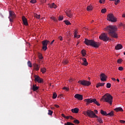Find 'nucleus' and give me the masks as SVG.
Here are the masks:
<instances>
[{"label":"nucleus","mask_w":125,"mask_h":125,"mask_svg":"<svg viewBox=\"0 0 125 125\" xmlns=\"http://www.w3.org/2000/svg\"><path fill=\"white\" fill-rule=\"evenodd\" d=\"M104 31H107L108 32V35L111 36L112 38L117 39L118 35L117 34V27L114 25H108L106 28H104Z\"/></svg>","instance_id":"f257e3e1"},{"label":"nucleus","mask_w":125,"mask_h":125,"mask_svg":"<svg viewBox=\"0 0 125 125\" xmlns=\"http://www.w3.org/2000/svg\"><path fill=\"white\" fill-rule=\"evenodd\" d=\"M84 42L86 45H90L91 46H93V47L97 48L100 46V43L99 42H95L92 40L85 39Z\"/></svg>","instance_id":"f03ea898"},{"label":"nucleus","mask_w":125,"mask_h":125,"mask_svg":"<svg viewBox=\"0 0 125 125\" xmlns=\"http://www.w3.org/2000/svg\"><path fill=\"white\" fill-rule=\"evenodd\" d=\"M102 100H104L105 102L109 103L110 105H112V102H113V97L109 93L105 94L103 96Z\"/></svg>","instance_id":"7ed1b4c3"},{"label":"nucleus","mask_w":125,"mask_h":125,"mask_svg":"<svg viewBox=\"0 0 125 125\" xmlns=\"http://www.w3.org/2000/svg\"><path fill=\"white\" fill-rule=\"evenodd\" d=\"M85 102H86V104L88 105V104L90 103H94V104H96L97 106H100V104L97 102L96 99H87L84 100Z\"/></svg>","instance_id":"20e7f679"},{"label":"nucleus","mask_w":125,"mask_h":125,"mask_svg":"<svg viewBox=\"0 0 125 125\" xmlns=\"http://www.w3.org/2000/svg\"><path fill=\"white\" fill-rule=\"evenodd\" d=\"M9 19L10 22H13V19H15L16 17V15H15V13L13 11H9Z\"/></svg>","instance_id":"39448f33"},{"label":"nucleus","mask_w":125,"mask_h":125,"mask_svg":"<svg viewBox=\"0 0 125 125\" xmlns=\"http://www.w3.org/2000/svg\"><path fill=\"white\" fill-rule=\"evenodd\" d=\"M107 19L108 21H110V22H116L117 21V19H116V18H115V17L114 16V15L113 14H108Z\"/></svg>","instance_id":"423d86ee"},{"label":"nucleus","mask_w":125,"mask_h":125,"mask_svg":"<svg viewBox=\"0 0 125 125\" xmlns=\"http://www.w3.org/2000/svg\"><path fill=\"white\" fill-rule=\"evenodd\" d=\"M100 40H102L104 42H108L109 41V37L106 33H103L99 36Z\"/></svg>","instance_id":"0eeeda50"},{"label":"nucleus","mask_w":125,"mask_h":125,"mask_svg":"<svg viewBox=\"0 0 125 125\" xmlns=\"http://www.w3.org/2000/svg\"><path fill=\"white\" fill-rule=\"evenodd\" d=\"M78 83H79V84H82V85H84L86 86H88L89 85H90L91 84V83H90V82L87 81L85 80H80L78 82Z\"/></svg>","instance_id":"6e6552de"},{"label":"nucleus","mask_w":125,"mask_h":125,"mask_svg":"<svg viewBox=\"0 0 125 125\" xmlns=\"http://www.w3.org/2000/svg\"><path fill=\"white\" fill-rule=\"evenodd\" d=\"M87 116H88V117H89L90 118H97V115H96L93 111H91L90 110H87Z\"/></svg>","instance_id":"1a4fd4ad"},{"label":"nucleus","mask_w":125,"mask_h":125,"mask_svg":"<svg viewBox=\"0 0 125 125\" xmlns=\"http://www.w3.org/2000/svg\"><path fill=\"white\" fill-rule=\"evenodd\" d=\"M49 41L47 40H44L42 42V49L44 51L47 49V44L49 43Z\"/></svg>","instance_id":"9d476101"},{"label":"nucleus","mask_w":125,"mask_h":125,"mask_svg":"<svg viewBox=\"0 0 125 125\" xmlns=\"http://www.w3.org/2000/svg\"><path fill=\"white\" fill-rule=\"evenodd\" d=\"M35 81L39 83H43V79L41 78L40 76L35 75L34 76Z\"/></svg>","instance_id":"9b49d317"},{"label":"nucleus","mask_w":125,"mask_h":125,"mask_svg":"<svg viewBox=\"0 0 125 125\" xmlns=\"http://www.w3.org/2000/svg\"><path fill=\"white\" fill-rule=\"evenodd\" d=\"M74 97L76 99H78V100H80V101H82L83 99V95L79 94L75 95Z\"/></svg>","instance_id":"f8f14e48"},{"label":"nucleus","mask_w":125,"mask_h":125,"mask_svg":"<svg viewBox=\"0 0 125 125\" xmlns=\"http://www.w3.org/2000/svg\"><path fill=\"white\" fill-rule=\"evenodd\" d=\"M106 78H107V76L104 73H102L101 74V81L102 82H105L106 81Z\"/></svg>","instance_id":"ddd939ff"},{"label":"nucleus","mask_w":125,"mask_h":125,"mask_svg":"<svg viewBox=\"0 0 125 125\" xmlns=\"http://www.w3.org/2000/svg\"><path fill=\"white\" fill-rule=\"evenodd\" d=\"M22 22L25 26H28V21H27V19L25 18V16L22 17Z\"/></svg>","instance_id":"4468645a"},{"label":"nucleus","mask_w":125,"mask_h":125,"mask_svg":"<svg viewBox=\"0 0 125 125\" xmlns=\"http://www.w3.org/2000/svg\"><path fill=\"white\" fill-rule=\"evenodd\" d=\"M82 60L83 62L82 65H84V66H87L88 65V63L86 61V59L85 58H82Z\"/></svg>","instance_id":"2eb2a0df"},{"label":"nucleus","mask_w":125,"mask_h":125,"mask_svg":"<svg viewBox=\"0 0 125 125\" xmlns=\"http://www.w3.org/2000/svg\"><path fill=\"white\" fill-rule=\"evenodd\" d=\"M122 48H123V45L121 44H118L115 46V49H116V50L122 49Z\"/></svg>","instance_id":"dca6fc26"},{"label":"nucleus","mask_w":125,"mask_h":125,"mask_svg":"<svg viewBox=\"0 0 125 125\" xmlns=\"http://www.w3.org/2000/svg\"><path fill=\"white\" fill-rule=\"evenodd\" d=\"M48 5L51 8H56L57 7V6L54 3H52L51 4L49 3Z\"/></svg>","instance_id":"f3484780"},{"label":"nucleus","mask_w":125,"mask_h":125,"mask_svg":"<svg viewBox=\"0 0 125 125\" xmlns=\"http://www.w3.org/2000/svg\"><path fill=\"white\" fill-rule=\"evenodd\" d=\"M114 111H115L116 112H119V111L123 112L124 110L122 107H116V108H115Z\"/></svg>","instance_id":"a211bd4d"},{"label":"nucleus","mask_w":125,"mask_h":125,"mask_svg":"<svg viewBox=\"0 0 125 125\" xmlns=\"http://www.w3.org/2000/svg\"><path fill=\"white\" fill-rule=\"evenodd\" d=\"M71 111L72 112V113L78 114V113H79V108H75L74 109H72Z\"/></svg>","instance_id":"6ab92c4d"},{"label":"nucleus","mask_w":125,"mask_h":125,"mask_svg":"<svg viewBox=\"0 0 125 125\" xmlns=\"http://www.w3.org/2000/svg\"><path fill=\"white\" fill-rule=\"evenodd\" d=\"M95 118H97V121H98V122H99V123L100 124H103V120H102V118H101V117H98V116H97V117H95Z\"/></svg>","instance_id":"aec40b11"},{"label":"nucleus","mask_w":125,"mask_h":125,"mask_svg":"<svg viewBox=\"0 0 125 125\" xmlns=\"http://www.w3.org/2000/svg\"><path fill=\"white\" fill-rule=\"evenodd\" d=\"M110 1H114V4L115 5H118L119 3L121 2L120 0H109Z\"/></svg>","instance_id":"412c9836"},{"label":"nucleus","mask_w":125,"mask_h":125,"mask_svg":"<svg viewBox=\"0 0 125 125\" xmlns=\"http://www.w3.org/2000/svg\"><path fill=\"white\" fill-rule=\"evenodd\" d=\"M32 89L33 91H36V90H38L39 89V86H37V85H33Z\"/></svg>","instance_id":"4be33fe9"},{"label":"nucleus","mask_w":125,"mask_h":125,"mask_svg":"<svg viewBox=\"0 0 125 125\" xmlns=\"http://www.w3.org/2000/svg\"><path fill=\"white\" fill-rule=\"evenodd\" d=\"M100 113L101 115H103V116H107V112L106 111H104L103 109L101 110Z\"/></svg>","instance_id":"5701e85b"},{"label":"nucleus","mask_w":125,"mask_h":125,"mask_svg":"<svg viewBox=\"0 0 125 125\" xmlns=\"http://www.w3.org/2000/svg\"><path fill=\"white\" fill-rule=\"evenodd\" d=\"M34 67L36 71H39V70H40V68L39 67V64H37V63H34Z\"/></svg>","instance_id":"b1692460"},{"label":"nucleus","mask_w":125,"mask_h":125,"mask_svg":"<svg viewBox=\"0 0 125 125\" xmlns=\"http://www.w3.org/2000/svg\"><path fill=\"white\" fill-rule=\"evenodd\" d=\"M104 84H105V83H99L96 85V87H99V86H104Z\"/></svg>","instance_id":"393cba45"},{"label":"nucleus","mask_w":125,"mask_h":125,"mask_svg":"<svg viewBox=\"0 0 125 125\" xmlns=\"http://www.w3.org/2000/svg\"><path fill=\"white\" fill-rule=\"evenodd\" d=\"M66 15L68 17H69L70 18H71V17L73 16V15L70 12H67Z\"/></svg>","instance_id":"a878e982"},{"label":"nucleus","mask_w":125,"mask_h":125,"mask_svg":"<svg viewBox=\"0 0 125 125\" xmlns=\"http://www.w3.org/2000/svg\"><path fill=\"white\" fill-rule=\"evenodd\" d=\"M81 52H82V55H83V56H85V55H86V52H85V50L83 49L82 50Z\"/></svg>","instance_id":"bb28decb"},{"label":"nucleus","mask_w":125,"mask_h":125,"mask_svg":"<svg viewBox=\"0 0 125 125\" xmlns=\"http://www.w3.org/2000/svg\"><path fill=\"white\" fill-rule=\"evenodd\" d=\"M93 7H92V6H88L87 7V11H89L90 10H92Z\"/></svg>","instance_id":"cd10ccee"},{"label":"nucleus","mask_w":125,"mask_h":125,"mask_svg":"<svg viewBox=\"0 0 125 125\" xmlns=\"http://www.w3.org/2000/svg\"><path fill=\"white\" fill-rule=\"evenodd\" d=\"M41 72L42 73V74H44V73L46 72V69L45 68H41Z\"/></svg>","instance_id":"c85d7f7f"},{"label":"nucleus","mask_w":125,"mask_h":125,"mask_svg":"<svg viewBox=\"0 0 125 125\" xmlns=\"http://www.w3.org/2000/svg\"><path fill=\"white\" fill-rule=\"evenodd\" d=\"M27 65L28 67H30V68H32V63L30 61H28L27 62Z\"/></svg>","instance_id":"c756f323"},{"label":"nucleus","mask_w":125,"mask_h":125,"mask_svg":"<svg viewBox=\"0 0 125 125\" xmlns=\"http://www.w3.org/2000/svg\"><path fill=\"white\" fill-rule=\"evenodd\" d=\"M52 114H53V111L50 110H49L48 112V115H49V116H52Z\"/></svg>","instance_id":"7c9ffc66"},{"label":"nucleus","mask_w":125,"mask_h":125,"mask_svg":"<svg viewBox=\"0 0 125 125\" xmlns=\"http://www.w3.org/2000/svg\"><path fill=\"white\" fill-rule=\"evenodd\" d=\"M64 22L66 25H71V22L69 21H64Z\"/></svg>","instance_id":"2f4dec72"},{"label":"nucleus","mask_w":125,"mask_h":125,"mask_svg":"<svg viewBox=\"0 0 125 125\" xmlns=\"http://www.w3.org/2000/svg\"><path fill=\"white\" fill-rule=\"evenodd\" d=\"M57 97V94L56 93H54L53 94V99H55Z\"/></svg>","instance_id":"473e14b6"},{"label":"nucleus","mask_w":125,"mask_h":125,"mask_svg":"<svg viewBox=\"0 0 125 125\" xmlns=\"http://www.w3.org/2000/svg\"><path fill=\"white\" fill-rule=\"evenodd\" d=\"M78 30H75L74 32V37L78 38Z\"/></svg>","instance_id":"72a5a7b5"},{"label":"nucleus","mask_w":125,"mask_h":125,"mask_svg":"<svg viewBox=\"0 0 125 125\" xmlns=\"http://www.w3.org/2000/svg\"><path fill=\"white\" fill-rule=\"evenodd\" d=\"M113 115H114L113 111H111V112L108 113V114H107V116H113Z\"/></svg>","instance_id":"f704fd0d"},{"label":"nucleus","mask_w":125,"mask_h":125,"mask_svg":"<svg viewBox=\"0 0 125 125\" xmlns=\"http://www.w3.org/2000/svg\"><path fill=\"white\" fill-rule=\"evenodd\" d=\"M34 17H35V18H37V19H40L41 18V15H40L36 14L34 16Z\"/></svg>","instance_id":"c9c22d12"},{"label":"nucleus","mask_w":125,"mask_h":125,"mask_svg":"<svg viewBox=\"0 0 125 125\" xmlns=\"http://www.w3.org/2000/svg\"><path fill=\"white\" fill-rule=\"evenodd\" d=\"M38 56H39V59H42L43 58L42 55L40 53H38Z\"/></svg>","instance_id":"e433bc0d"},{"label":"nucleus","mask_w":125,"mask_h":125,"mask_svg":"<svg viewBox=\"0 0 125 125\" xmlns=\"http://www.w3.org/2000/svg\"><path fill=\"white\" fill-rule=\"evenodd\" d=\"M106 11H107V9L106 8H104L101 10L102 13H105Z\"/></svg>","instance_id":"4c0bfd02"},{"label":"nucleus","mask_w":125,"mask_h":125,"mask_svg":"<svg viewBox=\"0 0 125 125\" xmlns=\"http://www.w3.org/2000/svg\"><path fill=\"white\" fill-rule=\"evenodd\" d=\"M73 123H74V124H76L77 125H79V124H80V121L76 119L73 121Z\"/></svg>","instance_id":"58836bf2"},{"label":"nucleus","mask_w":125,"mask_h":125,"mask_svg":"<svg viewBox=\"0 0 125 125\" xmlns=\"http://www.w3.org/2000/svg\"><path fill=\"white\" fill-rule=\"evenodd\" d=\"M123 62V60L121 59H119L117 61V62L119 63V64H121V63H122V62Z\"/></svg>","instance_id":"ea45409f"},{"label":"nucleus","mask_w":125,"mask_h":125,"mask_svg":"<svg viewBox=\"0 0 125 125\" xmlns=\"http://www.w3.org/2000/svg\"><path fill=\"white\" fill-rule=\"evenodd\" d=\"M106 87H107V88H110V87H111V83H107L106 84Z\"/></svg>","instance_id":"a19ab883"},{"label":"nucleus","mask_w":125,"mask_h":125,"mask_svg":"<svg viewBox=\"0 0 125 125\" xmlns=\"http://www.w3.org/2000/svg\"><path fill=\"white\" fill-rule=\"evenodd\" d=\"M30 2L31 3H36V2H37V0H31Z\"/></svg>","instance_id":"79ce46f5"},{"label":"nucleus","mask_w":125,"mask_h":125,"mask_svg":"<svg viewBox=\"0 0 125 125\" xmlns=\"http://www.w3.org/2000/svg\"><path fill=\"white\" fill-rule=\"evenodd\" d=\"M51 19H52V20H54V21H55V22H56V21H57V19H56L55 17H52L51 18Z\"/></svg>","instance_id":"37998d69"},{"label":"nucleus","mask_w":125,"mask_h":125,"mask_svg":"<svg viewBox=\"0 0 125 125\" xmlns=\"http://www.w3.org/2000/svg\"><path fill=\"white\" fill-rule=\"evenodd\" d=\"M118 70H119V71H123L124 70V67H123L122 66H120L118 68Z\"/></svg>","instance_id":"c03bdc74"},{"label":"nucleus","mask_w":125,"mask_h":125,"mask_svg":"<svg viewBox=\"0 0 125 125\" xmlns=\"http://www.w3.org/2000/svg\"><path fill=\"white\" fill-rule=\"evenodd\" d=\"M59 21H62V20H63V17L60 16L59 18Z\"/></svg>","instance_id":"a18cd8bd"},{"label":"nucleus","mask_w":125,"mask_h":125,"mask_svg":"<svg viewBox=\"0 0 125 125\" xmlns=\"http://www.w3.org/2000/svg\"><path fill=\"white\" fill-rule=\"evenodd\" d=\"M62 89H64L65 90H66V91H68V90H69V88L64 87H63Z\"/></svg>","instance_id":"49530a36"},{"label":"nucleus","mask_w":125,"mask_h":125,"mask_svg":"<svg viewBox=\"0 0 125 125\" xmlns=\"http://www.w3.org/2000/svg\"><path fill=\"white\" fill-rule=\"evenodd\" d=\"M120 123H121V124H125V121H124V120H120Z\"/></svg>","instance_id":"de8ad7c7"},{"label":"nucleus","mask_w":125,"mask_h":125,"mask_svg":"<svg viewBox=\"0 0 125 125\" xmlns=\"http://www.w3.org/2000/svg\"><path fill=\"white\" fill-rule=\"evenodd\" d=\"M59 39L60 41H63V37H62V36L59 37Z\"/></svg>","instance_id":"09e8293b"},{"label":"nucleus","mask_w":125,"mask_h":125,"mask_svg":"<svg viewBox=\"0 0 125 125\" xmlns=\"http://www.w3.org/2000/svg\"><path fill=\"white\" fill-rule=\"evenodd\" d=\"M83 113L84 114V115H85V116H86V115H87V111H84V112H83Z\"/></svg>","instance_id":"8fccbe9b"},{"label":"nucleus","mask_w":125,"mask_h":125,"mask_svg":"<svg viewBox=\"0 0 125 125\" xmlns=\"http://www.w3.org/2000/svg\"><path fill=\"white\" fill-rule=\"evenodd\" d=\"M54 106L56 108H59V105L58 104H54Z\"/></svg>","instance_id":"3c124183"},{"label":"nucleus","mask_w":125,"mask_h":125,"mask_svg":"<svg viewBox=\"0 0 125 125\" xmlns=\"http://www.w3.org/2000/svg\"><path fill=\"white\" fill-rule=\"evenodd\" d=\"M65 119H67V120H68V119H70V116H65Z\"/></svg>","instance_id":"603ef678"},{"label":"nucleus","mask_w":125,"mask_h":125,"mask_svg":"<svg viewBox=\"0 0 125 125\" xmlns=\"http://www.w3.org/2000/svg\"><path fill=\"white\" fill-rule=\"evenodd\" d=\"M94 112H95V114H98V111H97V110H95Z\"/></svg>","instance_id":"864d4df0"},{"label":"nucleus","mask_w":125,"mask_h":125,"mask_svg":"<svg viewBox=\"0 0 125 125\" xmlns=\"http://www.w3.org/2000/svg\"><path fill=\"white\" fill-rule=\"evenodd\" d=\"M62 117H63V118H64V119H65L66 116H65V115H64V114H62Z\"/></svg>","instance_id":"5fc2aeb1"},{"label":"nucleus","mask_w":125,"mask_h":125,"mask_svg":"<svg viewBox=\"0 0 125 125\" xmlns=\"http://www.w3.org/2000/svg\"><path fill=\"white\" fill-rule=\"evenodd\" d=\"M64 63H65V64H68V61H65L64 62Z\"/></svg>","instance_id":"6e6d98bb"},{"label":"nucleus","mask_w":125,"mask_h":125,"mask_svg":"<svg viewBox=\"0 0 125 125\" xmlns=\"http://www.w3.org/2000/svg\"><path fill=\"white\" fill-rule=\"evenodd\" d=\"M122 17L125 18V14H123Z\"/></svg>","instance_id":"4d7b16f0"},{"label":"nucleus","mask_w":125,"mask_h":125,"mask_svg":"<svg viewBox=\"0 0 125 125\" xmlns=\"http://www.w3.org/2000/svg\"><path fill=\"white\" fill-rule=\"evenodd\" d=\"M53 42H54V40H53V41L51 42L50 44H52L53 43Z\"/></svg>","instance_id":"13d9d810"},{"label":"nucleus","mask_w":125,"mask_h":125,"mask_svg":"<svg viewBox=\"0 0 125 125\" xmlns=\"http://www.w3.org/2000/svg\"><path fill=\"white\" fill-rule=\"evenodd\" d=\"M69 119H70V120H73V117L72 116H70Z\"/></svg>","instance_id":"bf43d9fd"},{"label":"nucleus","mask_w":125,"mask_h":125,"mask_svg":"<svg viewBox=\"0 0 125 125\" xmlns=\"http://www.w3.org/2000/svg\"><path fill=\"white\" fill-rule=\"evenodd\" d=\"M111 79L112 81H116V79H115L114 78H112Z\"/></svg>","instance_id":"052dcab7"},{"label":"nucleus","mask_w":125,"mask_h":125,"mask_svg":"<svg viewBox=\"0 0 125 125\" xmlns=\"http://www.w3.org/2000/svg\"><path fill=\"white\" fill-rule=\"evenodd\" d=\"M121 26H123V27H124V28H125V25L124 24H122Z\"/></svg>","instance_id":"680f3d73"},{"label":"nucleus","mask_w":125,"mask_h":125,"mask_svg":"<svg viewBox=\"0 0 125 125\" xmlns=\"http://www.w3.org/2000/svg\"><path fill=\"white\" fill-rule=\"evenodd\" d=\"M100 3H102V0H99Z\"/></svg>","instance_id":"e2e57ef3"},{"label":"nucleus","mask_w":125,"mask_h":125,"mask_svg":"<svg viewBox=\"0 0 125 125\" xmlns=\"http://www.w3.org/2000/svg\"><path fill=\"white\" fill-rule=\"evenodd\" d=\"M77 36H78V37H77V39H79V38H80V37H81V35H77Z\"/></svg>","instance_id":"0e129e2a"},{"label":"nucleus","mask_w":125,"mask_h":125,"mask_svg":"<svg viewBox=\"0 0 125 125\" xmlns=\"http://www.w3.org/2000/svg\"><path fill=\"white\" fill-rule=\"evenodd\" d=\"M102 0V3L103 2H105V0Z\"/></svg>","instance_id":"69168bd1"},{"label":"nucleus","mask_w":125,"mask_h":125,"mask_svg":"<svg viewBox=\"0 0 125 125\" xmlns=\"http://www.w3.org/2000/svg\"><path fill=\"white\" fill-rule=\"evenodd\" d=\"M117 81L118 82H120V80H119V79H117Z\"/></svg>","instance_id":"338daca9"},{"label":"nucleus","mask_w":125,"mask_h":125,"mask_svg":"<svg viewBox=\"0 0 125 125\" xmlns=\"http://www.w3.org/2000/svg\"><path fill=\"white\" fill-rule=\"evenodd\" d=\"M124 82H125V79H124Z\"/></svg>","instance_id":"774afa93"}]
</instances>
